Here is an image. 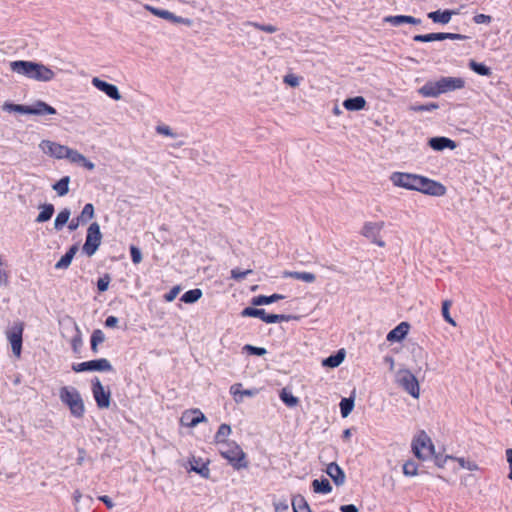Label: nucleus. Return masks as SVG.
Masks as SVG:
<instances>
[{
    "mask_svg": "<svg viewBox=\"0 0 512 512\" xmlns=\"http://www.w3.org/2000/svg\"><path fill=\"white\" fill-rule=\"evenodd\" d=\"M10 66L14 72L36 81L48 82L55 77L54 71L41 63L18 60L11 62Z\"/></svg>",
    "mask_w": 512,
    "mask_h": 512,
    "instance_id": "nucleus-1",
    "label": "nucleus"
},
{
    "mask_svg": "<svg viewBox=\"0 0 512 512\" xmlns=\"http://www.w3.org/2000/svg\"><path fill=\"white\" fill-rule=\"evenodd\" d=\"M59 397L62 403L68 406L74 417L82 418L84 416V403L76 388L67 386L62 387L59 391Z\"/></svg>",
    "mask_w": 512,
    "mask_h": 512,
    "instance_id": "nucleus-2",
    "label": "nucleus"
},
{
    "mask_svg": "<svg viewBox=\"0 0 512 512\" xmlns=\"http://www.w3.org/2000/svg\"><path fill=\"white\" fill-rule=\"evenodd\" d=\"M40 148L48 156L54 157L59 160H85V158L82 155L78 154L77 152L69 149L66 146L60 145L49 140H43L40 143Z\"/></svg>",
    "mask_w": 512,
    "mask_h": 512,
    "instance_id": "nucleus-3",
    "label": "nucleus"
},
{
    "mask_svg": "<svg viewBox=\"0 0 512 512\" xmlns=\"http://www.w3.org/2000/svg\"><path fill=\"white\" fill-rule=\"evenodd\" d=\"M221 456L229 461L235 469L245 468V453L241 447L235 442L224 443L219 447Z\"/></svg>",
    "mask_w": 512,
    "mask_h": 512,
    "instance_id": "nucleus-4",
    "label": "nucleus"
},
{
    "mask_svg": "<svg viewBox=\"0 0 512 512\" xmlns=\"http://www.w3.org/2000/svg\"><path fill=\"white\" fill-rule=\"evenodd\" d=\"M396 383L401 386L409 395L418 399L420 386L415 375L408 369H399L395 374Z\"/></svg>",
    "mask_w": 512,
    "mask_h": 512,
    "instance_id": "nucleus-5",
    "label": "nucleus"
},
{
    "mask_svg": "<svg viewBox=\"0 0 512 512\" xmlns=\"http://www.w3.org/2000/svg\"><path fill=\"white\" fill-rule=\"evenodd\" d=\"M412 450L418 459L425 460L435 453L431 438L421 431L412 441Z\"/></svg>",
    "mask_w": 512,
    "mask_h": 512,
    "instance_id": "nucleus-6",
    "label": "nucleus"
},
{
    "mask_svg": "<svg viewBox=\"0 0 512 512\" xmlns=\"http://www.w3.org/2000/svg\"><path fill=\"white\" fill-rule=\"evenodd\" d=\"M101 238H102V235L100 232L99 224L96 222L90 224V226L87 229V235H86L85 243L83 245V251L88 256H92L98 249V247L101 243Z\"/></svg>",
    "mask_w": 512,
    "mask_h": 512,
    "instance_id": "nucleus-7",
    "label": "nucleus"
},
{
    "mask_svg": "<svg viewBox=\"0 0 512 512\" xmlns=\"http://www.w3.org/2000/svg\"><path fill=\"white\" fill-rule=\"evenodd\" d=\"M420 179L421 175L402 172H394L390 177L395 186L415 191L418 190Z\"/></svg>",
    "mask_w": 512,
    "mask_h": 512,
    "instance_id": "nucleus-8",
    "label": "nucleus"
},
{
    "mask_svg": "<svg viewBox=\"0 0 512 512\" xmlns=\"http://www.w3.org/2000/svg\"><path fill=\"white\" fill-rule=\"evenodd\" d=\"M241 315L243 317H256L260 318L265 323H278L282 321H288L290 316L283 314H267L264 309H258L253 307H246L242 310Z\"/></svg>",
    "mask_w": 512,
    "mask_h": 512,
    "instance_id": "nucleus-9",
    "label": "nucleus"
},
{
    "mask_svg": "<svg viewBox=\"0 0 512 512\" xmlns=\"http://www.w3.org/2000/svg\"><path fill=\"white\" fill-rule=\"evenodd\" d=\"M384 226L385 223L383 221L366 222L363 225L361 234L377 246L384 247L385 242L380 238V233Z\"/></svg>",
    "mask_w": 512,
    "mask_h": 512,
    "instance_id": "nucleus-10",
    "label": "nucleus"
},
{
    "mask_svg": "<svg viewBox=\"0 0 512 512\" xmlns=\"http://www.w3.org/2000/svg\"><path fill=\"white\" fill-rule=\"evenodd\" d=\"M72 370L76 373L86 371H112V366L107 359L101 358L73 364Z\"/></svg>",
    "mask_w": 512,
    "mask_h": 512,
    "instance_id": "nucleus-11",
    "label": "nucleus"
},
{
    "mask_svg": "<svg viewBox=\"0 0 512 512\" xmlns=\"http://www.w3.org/2000/svg\"><path fill=\"white\" fill-rule=\"evenodd\" d=\"M417 191L429 196L440 197L446 194V187L440 182L421 176Z\"/></svg>",
    "mask_w": 512,
    "mask_h": 512,
    "instance_id": "nucleus-12",
    "label": "nucleus"
},
{
    "mask_svg": "<svg viewBox=\"0 0 512 512\" xmlns=\"http://www.w3.org/2000/svg\"><path fill=\"white\" fill-rule=\"evenodd\" d=\"M144 7H145V9L150 11L153 15L163 18L165 20H168L172 23L184 24L186 26H191L193 24V21L191 19L183 18L181 16H176L175 14L171 13L168 10L155 8L150 5H145Z\"/></svg>",
    "mask_w": 512,
    "mask_h": 512,
    "instance_id": "nucleus-13",
    "label": "nucleus"
},
{
    "mask_svg": "<svg viewBox=\"0 0 512 512\" xmlns=\"http://www.w3.org/2000/svg\"><path fill=\"white\" fill-rule=\"evenodd\" d=\"M446 39L450 40H464L466 39L465 35L457 34V33H444V32H438V33H429L424 35H415L413 37V40L416 42H432V41H443Z\"/></svg>",
    "mask_w": 512,
    "mask_h": 512,
    "instance_id": "nucleus-14",
    "label": "nucleus"
},
{
    "mask_svg": "<svg viewBox=\"0 0 512 512\" xmlns=\"http://www.w3.org/2000/svg\"><path fill=\"white\" fill-rule=\"evenodd\" d=\"M92 393L94 396V399L97 403V406L99 408H107L110 404V392L105 391L103 385L99 381L98 378H96L92 382Z\"/></svg>",
    "mask_w": 512,
    "mask_h": 512,
    "instance_id": "nucleus-15",
    "label": "nucleus"
},
{
    "mask_svg": "<svg viewBox=\"0 0 512 512\" xmlns=\"http://www.w3.org/2000/svg\"><path fill=\"white\" fill-rule=\"evenodd\" d=\"M207 419L199 409H190L183 412L181 416V424L186 427L193 428Z\"/></svg>",
    "mask_w": 512,
    "mask_h": 512,
    "instance_id": "nucleus-16",
    "label": "nucleus"
},
{
    "mask_svg": "<svg viewBox=\"0 0 512 512\" xmlns=\"http://www.w3.org/2000/svg\"><path fill=\"white\" fill-rule=\"evenodd\" d=\"M440 94L462 89L465 81L460 77H441L438 79Z\"/></svg>",
    "mask_w": 512,
    "mask_h": 512,
    "instance_id": "nucleus-17",
    "label": "nucleus"
},
{
    "mask_svg": "<svg viewBox=\"0 0 512 512\" xmlns=\"http://www.w3.org/2000/svg\"><path fill=\"white\" fill-rule=\"evenodd\" d=\"M155 131L160 136L174 140L175 142L172 143L173 146H181L184 143V141L181 139L182 135L175 129L171 128L169 125L163 123L158 124L155 127Z\"/></svg>",
    "mask_w": 512,
    "mask_h": 512,
    "instance_id": "nucleus-18",
    "label": "nucleus"
},
{
    "mask_svg": "<svg viewBox=\"0 0 512 512\" xmlns=\"http://www.w3.org/2000/svg\"><path fill=\"white\" fill-rule=\"evenodd\" d=\"M92 84L94 87H96L100 91L104 92L110 98H112L114 100L120 99V94H119L118 88L115 85L110 84L106 81H103V80L99 79L98 77H94L92 79Z\"/></svg>",
    "mask_w": 512,
    "mask_h": 512,
    "instance_id": "nucleus-19",
    "label": "nucleus"
},
{
    "mask_svg": "<svg viewBox=\"0 0 512 512\" xmlns=\"http://www.w3.org/2000/svg\"><path fill=\"white\" fill-rule=\"evenodd\" d=\"M326 473L333 480L336 486H341L345 483L346 476L342 468L335 462L327 465Z\"/></svg>",
    "mask_w": 512,
    "mask_h": 512,
    "instance_id": "nucleus-20",
    "label": "nucleus"
},
{
    "mask_svg": "<svg viewBox=\"0 0 512 512\" xmlns=\"http://www.w3.org/2000/svg\"><path fill=\"white\" fill-rule=\"evenodd\" d=\"M409 324L407 322H401L399 325H397L394 329H392L387 334V341L389 342H399L402 339L405 338L409 331Z\"/></svg>",
    "mask_w": 512,
    "mask_h": 512,
    "instance_id": "nucleus-21",
    "label": "nucleus"
},
{
    "mask_svg": "<svg viewBox=\"0 0 512 512\" xmlns=\"http://www.w3.org/2000/svg\"><path fill=\"white\" fill-rule=\"evenodd\" d=\"M384 22L390 23L393 26H400L402 24L418 25L421 23V20L418 18H415L413 16L396 15V16L385 17Z\"/></svg>",
    "mask_w": 512,
    "mask_h": 512,
    "instance_id": "nucleus-22",
    "label": "nucleus"
},
{
    "mask_svg": "<svg viewBox=\"0 0 512 512\" xmlns=\"http://www.w3.org/2000/svg\"><path fill=\"white\" fill-rule=\"evenodd\" d=\"M28 106V114L31 115L56 114V109L43 101H37Z\"/></svg>",
    "mask_w": 512,
    "mask_h": 512,
    "instance_id": "nucleus-23",
    "label": "nucleus"
},
{
    "mask_svg": "<svg viewBox=\"0 0 512 512\" xmlns=\"http://www.w3.org/2000/svg\"><path fill=\"white\" fill-rule=\"evenodd\" d=\"M22 332H23V328L20 326L18 330H14L8 336L12 351L15 354V356H17V357H20V355H21Z\"/></svg>",
    "mask_w": 512,
    "mask_h": 512,
    "instance_id": "nucleus-24",
    "label": "nucleus"
},
{
    "mask_svg": "<svg viewBox=\"0 0 512 512\" xmlns=\"http://www.w3.org/2000/svg\"><path fill=\"white\" fill-rule=\"evenodd\" d=\"M429 145L432 149L441 151L445 148L454 149L456 143L447 137H433L429 140Z\"/></svg>",
    "mask_w": 512,
    "mask_h": 512,
    "instance_id": "nucleus-25",
    "label": "nucleus"
},
{
    "mask_svg": "<svg viewBox=\"0 0 512 512\" xmlns=\"http://www.w3.org/2000/svg\"><path fill=\"white\" fill-rule=\"evenodd\" d=\"M418 93L423 97H438L441 95L438 80L426 82L418 89Z\"/></svg>",
    "mask_w": 512,
    "mask_h": 512,
    "instance_id": "nucleus-26",
    "label": "nucleus"
},
{
    "mask_svg": "<svg viewBox=\"0 0 512 512\" xmlns=\"http://www.w3.org/2000/svg\"><path fill=\"white\" fill-rule=\"evenodd\" d=\"M456 14L453 10H436L428 13V18L434 23L447 24L450 22L452 15Z\"/></svg>",
    "mask_w": 512,
    "mask_h": 512,
    "instance_id": "nucleus-27",
    "label": "nucleus"
},
{
    "mask_svg": "<svg viewBox=\"0 0 512 512\" xmlns=\"http://www.w3.org/2000/svg\"><path fill=\"white\" fill-rule=\"evenodd\" d=\"M285 278H294L306 283H313L316 280L315 274L311 272H299V271H285L283 273Z\"/></svg>",
    "mask_w": 512,
    "mask_h": 512,
    "instance_id": "nucleus-28",
    "label": "nucleus"
},
{
    "mask_svg": "<svg viewBox=\"0 0 512 512\" xmlns=\"http://www.w3.org/2000/svg\"><path fill=\"white\" fill-rule=\"evenodd\" d=\"M78 248L76 245H73L69 248V250L60 258V260L55 264L56 269H66L70 266Z\"/></svg>",
    "mask_w": 512,
    "mask_h": 512,
    "instance_id": "nucleus-29",
    "label": "nucleus"
},
{
    "mask_svg": "<svg viewBox=\"0 0 512 512\" xmlns=\"http://www.w3.org/2000/svg\"><path fill=\"white\" fill-rule=\"evenodd\" d=\"M366 105V100L362 96H356L353 98H348L344 100L343 106L345 109L349 111H359L362 110Z\"/></svg>",
    "mask_w": 512,
    "mask_h": 512,
    "instance_id": "nucleus-30",
    "label": "nucleus"
},
{
    "mask_svg": "<svg viewBox=\"0 0 512 512\" xmlns=\"http://www.w3.org/2000/svg\"><path fill=\"white\" fill-rule=\"evenodd\" d=\"M345 358V352L343 349L339 350L336 354L330 355L322 361L324 367L335 368L338 367Z\"/></svg>",
    "mask_w": 512,
    "mask_h": 512,
    "instance_id": "nucleus-31",
    "label": "nucleus"
},
{
    "mask_svg": "<svg viewBox=\"0 0 512 512\" xmlns=\"http://www.w3.org/2000/svg\"><path fill=\"white\" fill-rule=\"evenodd\" d=\"M284 298V295L281 294H272L270 296L259 295L252 299V304L255 306L268 305Z\"/></svg>",
    "mask_w": 512,
    "mask_h": 512,
    "instance_id": "nucleus-32",
    "label": "nucleus"
},
{
    "mask_svg": "<svg viewBox=\"0 0 512 512\" xmlns=\"http://www.w3.org/2000/svg\"><path fill=\"white\" fill-rule=\"evenodd\" d=\"M313 491L319 494H328L332 491V486L328 479H315L312 482Z\"/></svg>",
    "mask_w": 512,
    "mask_h": 512,
    "instance_id": "nucleus-33",
    "label": "nucleus"
},
{
    "mask_svg": "<svg viewBox=\"0 0 512 512\" xmlns=\"http://www.w3.org/2000/svg\"><path fill=\"white\" fill-rule=\"evenodd\" d=\"M75 334L70 340L71 348L75 354H79L83 346L82 333L76 323H74Z\"/></svg>",
    "mask_w": 512,
    "mask_h": 512,
    "instance_id": "nucleus-34",
    "label": "nucleus"
},
{
    "mask_svg": "<svg viewBox=\"0 0 512 512\" xmlns=\"http://www.w3.org/2000/svg\"><path fill=\"white\" fill-rule=\"evenodd\" d=\"M202 290L199 288L191 289L187 292H185L180 300L187 304H193L197 302L202 297Z\"/></svg>",
    "mask_w": 512,
    "mask_h": 512,
    "instance_id": "nucleus-35",
    "label": "nucleus"
},
{
    "mask_svg": "<svg viewBox=\"0 0 512 512\" xmlns=\"http://www.w3.org/2000/svg\"><path fill=\"white\" fill-rule=\"evenodd\" d=\"M231 434V427L227 424H221L215 435V442L222 446L224 443H228L226 439Z\"/></svg>",
    "mask_w": 512,
    "mask_h": 512,
    "instance_id": "nucleus-36",
    "label": "nucleus"
},
{
    "mask_svg": "<svg viewBox=\"0 0 512 512\" xmlns=\"http://www.w3.org/2000/svg\"><path fill=\"white\" fill-rule=\"evenodd\" d=\"M190 470L191 471H194L196 473H198L199 475H201L202 477L204 478H208L209 476V468L206 464L204 463H200L199 460H197L196 458H192V460H190Z\"/></svg>",
    "mask_w": 512,
    "mask_h": 512,
    "instance_id": "nucleus-37",
    "label": "nucleus"
},
{
    "mask_svg": "<svg viewBox=\"0 0 512 512\" xmlns=\"http://www.w3.org/2000/svg\"><path fill=\"white\" fill-rule=\"evenodd\" d=\"M292 507L294 512H312L307 501L300 495L292 499Z\"/></svg>",
    "mask_w": 512,
    "mask_h": 512,
    "instance_id": "nucleus-38",
    "label": "nucleus"
},
{
    "mask_svg": "<svg viewBox=\"0 0 512 512\" xmlns=\"http://www.w3.org/2000/svg\"><path fill=\"white\" fill-rule=\"evenodd\" d=\"M105 335L102 330L96 329L93 331L90 339L91 350L93 353H98V345L103 343Z\"/></svg>",
    "mask_w": 512,
    "mask_h": 512,
    "instance_id": "nucleus-39",
    "label": "nucleus"
},
{
    "mask_svg": "<svg viewBox=\"0 0 512 512\" xmlns=\"http://www.w3.org/2000/svg\"><path fill=\"white\" fill-rule=\"evenodd\" d=\"M280 399L283 401L285 405L288 407H295L299 403V399L295 397L291 391L283 388L280 392Z\"/></svg>",
    "mask_w": 512,
    "mask_h": 512,
    "instance_id": "nucleus-40",
    "label": "nucleus"
},
{
    "mask_svg": "<svg viewBox=\"0 0 512 512\" xmlns=\"http://www.w3.org/2000/svg\"><path fill=\"white\" fill-rule=\"evenodd\" d=\"M69 182L70 178L68 176H65L53 185V189L59 196H64L69 191Z\"/></svg>",
    "mask_w": 512,
    "mask_h": 512,
    "instance_id": "nucleus-41",
    "label": "nucleus"
},
{
    "mask_svg": "<svg viewBox=\"0 0 512 512\" xmlns=\"http://www.w3.org/2000/svg\"><path fill=\"white\" fill-rule=\"evenodd\" d=\"M41 209V212L38 214L36 218V222L38 223L48 221L54 213V206L52 204H45L41 207Z\"/></svg>",
    "mask_w": 512,
    "mask_h": 512,
    "instance_id": "nucleus-42",
    "label": "nucleus"
},
{
    "mask_svg": "<svg viewBox=\"0 0 512 512\" xmlns=\"http://www.w3.org/2000/svg\"><path fill=\"white\" fill-rule=\"evenodd\" d=\"M94 217V206L91 203H87L81 214L77 217L78 222H81L82 224L87 223Z\"/></svg>",
    "mask_w": 512,
    "mask_h": 512,
    "instance_id": "nucleus-43",
    "label": "nucleus"
},
{
    "mask_svg": "<svg viewBox=\"0 0 512 512\" xmlns=\"http://www.w3.org/2000/svg\"><path fill=\"white\" fill-rule=\"evenodd\" d=\"M70 217V211L68 209L61 210L56 216L54 226L56 230H61L63 226L68 222Z\"/></svg>",
    "mask_w": 512,
    "mask_h": 512,
    "instance_id": "nucleus-44",
    "label": "nucleus"
},
{
    "mask_svg": "<svg viewBox=\"0 0 512 512\" xmlns=\"http://www.w3.org/2000/svg\"><path fill=\"white\" fill-rule=\"evenodd\" d=\"M469 67L471 70H473L475 73H477L481 76H489L491 74V70L489 67H487L483 63H478L474 60H471L469 62Z\"/></svg>",
    "mask_w": 512,
    "mask_h": 512,
    "instance_id": "nucleus-45",
    "label": "nucleus"
},
{
    "mask_svg": "<svg viewBox=\"0 0 512 512\" xmlns=\"http://www.w3.org/2000/svg\"><path fill=\"white\" fill-rule=\"evenodd\" d=\"M354 407V400L352 398H343L340 402V412L343 418H346Z\"/></svg>",
    "mask_w": 512,
    "mask_h": 512,
    "instance_id": "nucleus-46",
    "label": "nucleus"
},
{
    "mask_svg": "<svg viewBox=\"0 0 512 512\" xmlns=\"http://www.w3.org/2000/svg\"><path fill=\"white\" fill-rule=\"evenodd\" d=\"M246 26H252L258 30L264 31L266 33H275L278 31V28L271 24H260L257 22L247 21L245 23Z\"/></svg>",
    "mask_w": 512,
    "mask_h": 512,
    "instance_id": "nucleus-47",
    "label": "nucleus"
},
{
    "mask_svg": "<svg viewBox=\"0 0 512 512\" xmlns=\"http://www.w3.org/2000/svg\"><path fill=\"white\" fill-rule=\"evenodd\" d=\"M452 305L451 300H444L442 303V316L446 322L451 324L452 326H456V322L454 319L450 316L449 309Z\"/></svg>",
    "mask_w": 512,
    "mask_h": 512,
    "instance_id": "nucleus-48",
    "label": "nucleus"
},
{
    "mask_svg": "<svg viewBox=\"0 0 512 512\" xmlns=\"http://www.w3.org/2000/svg\"><path fill=\"white\" fill-rule=\"evenodd\" d=\"M439 108L437 103H429V104H420V105H412L410 110L414 112H429Z\"/></svg>",
    "mask_w": 512,
    "mask_h": 512,
    "instance_id": "nucleus-49",
    "label": "nucleus"
},
{
    "mask_svg": "<svg viewBox=\"0 0 512 512\" xmlns=\"http://www.w3.org/2000/svg\"><path fill=\"white\" fill-rule=\"evenodd\" d=\"M7 111H13V112H19L22 114H28V105H20V104H13V103H5L4 107Z\"/></svg>",
    "mask_w": 512,
    "mask_h": 512,
    "instance_id": "nucleus-50",
    "label": "nucleus"
},
{
    "mask_svg": "<svg viewBox=\"0 0 512 512\" xmlns=\"http://www.w3.org/2000/svg\"><path fill=\"white\" fill-rule=\"evenodd\" d=\"M460 467L469 471H476L479 469L478 465L474 461L466 460L465 458H455Z\"/></svg>",
    "mask_w": 512,
    "mask_h": 512,
    "instance_id": "nucleus-51",
    "label": "nucleus"
},
{
    "mask_svg": "<svg viewBox=\"0 0 512 512\" xmlns=\"http://www.w3.org/2000/svg\"><path fill=\"white\" fill-rule=\"evenodd\" d=\"M418 466L414 461H407L403 465V473L406 476H415L417 475Z\"/></svg>",
    "mask_w": 512,
    "mask_h": 512,
    "instance_id": "nucleus-52",
    "label": "nucleus"
},
{
    "mask_svg": "<svg viewBox=\"0 0 512 512\" xmlns=\"http://www.w3.org/2000/svg\"><path fill=\"white\" fill-rule=\"evenodd\" d=\"M2 266H6V264L3 258L0 257V286H7L9 283V273L5 268H2Z\"/></svg>",
    "mask_w": 512,
    "mask_h": 512,
    "instance_id": "nucleus-53",
    "label": "nucleus"
},
{
    "mask_svg": "<svg viewBox=\"0 0 512 512\" xmlns=\"http://www.w3.org/2000/svg\"><path fill=\"white\" fill-rule=\"evenodd\" d=\"M243 349L247 351L249 354L257 356L265 355L267 352L266 349L263 347H256L249 344L245 345Z\"/></svg>",
    "mask_w": 512,
    "mask_h": 512,
    "instance_id": "nucleus-54",
    "label": "nucleus"
},
{
    "mask_svg": "<svg viewBox=\"0 0 512 512\" xmlns=\"http://www.w3.org/2000/svg\"><path fill=\"white\" fill-rule=\"evenodd\" d=\"M252 273V270L248 269L245 271H241L238 268L231 270V278L237 281L244 279L248 274Z\"/></svg>",
    "mask_w": 512,
    "mask_h": 512,
    "instance_id": "nucleus-55",
    "label": "nucleus"
},
{
    "mask_svg": "<svg viewBox=\"0 0 512 512\" xmlns=\"http://www.w3.org/2000/svg\"><path fill=\"white\" fill-rule=\"evenodd\" d=\"M110 283V277L108 275H104L103 277H100L97 281V288L99 292H104L108 289Z\"/></svg>",
    "mask_w": 512,
    "mask_h": 512,
    "instance_id": "nucleus-56",
    "label": "nucleus"
},
{
    "mask_svg": "<svg viewBox=\"0 0 512 512\" xmlns=\"http://www.w3.org/2000/svg\"><path fill=\"white\" fill-rule=\"evenodd\" d=\"M181 287L180 286H174L168 293L164 295V300L166 302H172L180 293Z\"/></svg>",
    "mask_w": 512,
    "mask_h": 512,
    "instance_id": "nucleus-57",
    "label": "nucleus"
},
{
    "mask_svg": "<svg viewBox=\"0 0 512 512\" xmlns=\"http://www.w3.org/2000/svg\"><path fill=\"white\" fill-rule=\"evenodd\" d=\"M130 256L132 258L133 263L138 264L142 261V253L139 248L131 246L130 247Z\"/></svg>",
    "mask_w": 512,
    "mask_h": 512,
    "instance_id": "nucleus-58",
    "label": "nucleus"
},
{
    "mask_svg": "<svg viewBox=\"0 0 512 512\" xmlns=\"http://www.w3.org/2000/svg\"><path fill=\"white\" fill-rule=\"evenodd\" d=\"M473 21L476 24H489L492 21V17L486 14H477L473 17Z\"/></svg>",
    "mask_w": 512,
    "mask_h": 512,
    "instance_id": "nucleus-59",
    "label": "nucleus"
},
{
    "mask_svg": "<svg viewBox=\"0 0 512 512\" xmlns=\"http://www.w3.org/2000/svg\"><path fill=\"white\" fill-rule=\"evenodd\" d=\"M241 386H242L241 384H234L230 388V392L233 394L236 402L241 401V392H242Z\"/></svg>",
    "mask_w": 512,
    "mask_h": 512,
    "instance_id": "nucleus-60",
    "label": "nucleus"
},
{
    "mask_svg": "<svg viewBox=\"0 0 512 512\" xmlns=\"http://www.w3.org/2000/svg\"><path fill=\"white\" fill-rule=\"evenodd\" d=\"M284 83L291 87H297L299 85V78L293 74H288L284 77Z\"/></svg>",
    "mask_w": 512,
    "mask_h": 512,
    "instance_id": "nucleus-61",
    "label": "nucleus"
},
{
    "mask_svg": "<svg viewBox=\"0 0 512 512\" xmlns=\"http://www.w3.org/2000/svg\"><path fill=\"white\" fill-rule=\"evenodd\" d=\"M448 459L454 460V459H455V457H452V456H449V455H446L445 457H442V456H436V457H435L436 465H437L438 467H443V466H444V464L446 463V461H447Z\"/></svg>",
    "mask_w": 512,
    "mask_h": 512,
    "instance_id": "nucleus-62",
    "label": "nucleus"
},
{
    "mask_svg": "<svg viewBox=\"0 0 512 512\" xmlns=\"http://www.w3.org/2000/svg\"><path fill=\"white\" fill-rule=\"evenodd\" d=\"M118 318L115 316H108L105 320V326L108 328H114L117 326Z\"/></svg>",
    "mask_w": 512,
    "mask_h": 512,
    "instance_id": "nucleus-63",
    "label": "nucleus"
},
{
    "mask_svg": "<svg viewBox=\"0 0 512 512\" xmlns=\"http://www.w3.org/2000/svg\"><path fill=\"white\" fill-rule=\"evenodd\" d=\"M341 512H358V509L355 505L349 504V505H343L340 507Z\"/></svg>",
    "mask_w": 512,
    "mask_h": 512,
    "instance_id": "nucleus-64",
    "label": "nucleus"
}]
</instances>
